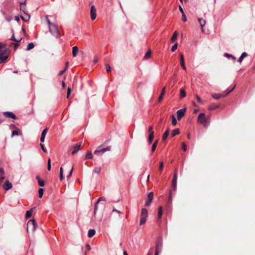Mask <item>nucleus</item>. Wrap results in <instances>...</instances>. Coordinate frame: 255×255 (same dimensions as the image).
Listing matches in <instances>:
<instances>
[{"instance_id": "57", "label": "nucleus", "mask_w": 255, "mask_h": 255, "mask_svg": "<svg viewBox=\"0 0 255 255\" xmlns=\"http://www.w3.org/2000/svg\"><path fill=\"white\" fill-rule=\"evenodd\" d=\"M40 147H41V148L42 150L44 152H46V149L44 148L43 144H42V143H40Z\"/></svg>"}, {"instance_id": "33", "label": "nucleus", "mask_w": 255, "mask_h": 255, "mask_svg": "<svg viewBox=\"0 0 255 255\" xmlns=\"http://www.w3.org/2000/svg\"><path fill=\"white\" fill-rule=\"evenodd\" d=\"M34 45L33 43H32V42L29 43L27 46L26 50L29 51L32 49H33L34 48Z\"/></svg>"}, {"instance_id": "23", "label": "nucleus", "mask_w": 255, "mask_h": 255, "mask_svg": "<svg viewBox=\"0 0 255 255\" xmlns=\"http://www.w3.org/2000/svg\"><path fill=\"white\" fill-rule=\"evenodd\" d=\"M162 213H163V212H162V207H160L159 208V210H158V212L157 221H159L161 219V217L162 216Z\"/></svg>"}, {"instance_id": "31", "label": "nucleus", "mask_w": 255, "mask_h": 255, "mask_svg": "<svg viewBox=\"0 0 255 255\" xmlns=\"http://www.w3.org/2000/svg\"><path fill=\"white\" fill-rule=\"evenodd\" d=\"M186 96V92L183 89H181L180 91V97L183 98Z\"/></svg>"}, {"instance_id": "26", "label": "nucleus", "mask_w": 255, "mask_h": 255, "mask_svg": "<svg viewBox=\"0 0 255 255\" xmlns=\"http://www.w3.org/2000/svg\"><path fill=\"white\" fill-rule=\"evenodd\" d=\"M177 35H178L177 32L175 31L171 37V42H174L176 40L177 38Z\"/></svg>"}, {"instance_id": "53", "label": "nucleus", "mask_w": 255, "mask_h": 255, "mask_svg": "<svg viewBox=\"0 0 255 255\" xmlns=\"http://www.w3.org/2000/svg\"><path fill=\"white\" fill-rule=\"evenodd\" d=\"M163 168V163L162 161L160 162V165L159 167V170L161 171H162V169Z\"/></svg>"}, {"instance_id": "7", "label": "nucleus", "mask_w": 255, "mask_h": 255, "mask_svg": "<svg viewBox=\"0 0 255 255\" xmlns=\"http://www.w3.org/2000/svg\"><path fill=\"white\" fill-rule=\"evenodd\" d=\"M148 132L149 133L148 142L149 144H151L154 137V132L153 131V127L152 126H150L149 127Z\"/></svg>"}, {"instance_id": "17", "label": "nucleus", "mask_w": 255, "mask_h": 255, "mask_svg": "<svg viewBox=\"0 0 255 255\" xmlns=\"http://www.w3.org/2000/svg\"><path fill=\"white\" fill-rule=\"evenodd\" d=\"M3 188L5 190H8L9 189H11L12 187V184L9 182L8 181H6L4 185H3Z\"/></svg>"}, {"instance_id": "51", "label": "nucleus", "mask_w": 255, "mask_h": 255, "mask_svg": "<svg viewBox=\"0 0 255 255\" xmlns=\"http://www.w3.org/2000/svg\"><path fill=\"white\" fill-rule=\"evenodd\" d=\"M73 167H72V169L70 170L68 175H67V178H70V177L72 175V172H73Z\"/></svg>"}, {"instance_id": "43", "label": "nucleus", "mask_w": 255, "mask_h": 255, "mask_svg": "<svg viewBox=\"0 0 255 255\" xmlns=\"http://www.w3.org/2000/svg\"><path fill=\"white\" fill-rule=\"evenodd\" d=\"M196 97V98L197 99V100L198 101V102L201 104H203V101L202 100V99L197 95H196L195 96Z\"/></svg>"}, {"instance_id": "46", "label": "nucleus", "mask_w": 255, "mask_h": 255, "mask_svg": "<svg viewBox=\"0 0 255 255\" xmlns=\"http://www.w3.org/2000/svg\"><path fill=\"white\" fill-rule=\"evenodd\" d=\"M51 159L49 158L47 162V169L50 170L51 169Z\"/></svg>"}, {"instance_id": "56", "label": "nucleus", "mask_w": 255, "mask_h": 255, "mask_svg": "<svg viewBox=\"0 0 255 255\" xmlns=\"http://www.w3.org/2000/svg\"><path fill=\"white\" fill-rule=\"evenodd\" d=\"M46 21L47 22V23H48L49 26H50V25H52L53 24L50 22V20L48 19V16H46Z\"/></svg>"}, {"instance_id": "40", "label": "nucleus", "mask_w": 255, "mask_h": 255, "mask_svg": "<svg viewBox=\"0 0 255 255\" xmlns=\"http://www.w3.org/2000/svg\"><path fill=\"white\" fill-rule=\"evenodd\" d=\"M177 46H178V43H175L171 47V51L172 52H174L175 51L177 48Z\"/></svg>"}, {"instance_id": "49", "label": "nucleus", "mask_w": 255, "mask_h": 255, "mask_svg": "<svg viewBox=\"0 0 255 255\" xmlns=\"http://www.w3.org/2000/svg\"><path fill=\"white\" fill-rule=\"evenodd\" d=\"M182 19L184 22H186L187 20V19L184 13H183V14H182Z\"/></svg>"}, {"instance_id": "8", "label": "nucleus", "mask_w": 255, "mask_h": 255, "mask_svg": "<svg viewBox=\"0 0 255 255\" xmlns=\"http://www.w3.org/2000/svg\"><path fill=\"white\" fill-rule=\"evenodd\" d=\"M177 180V172L176 171L174 174L173 178L172 179V190L174 191H175L176 189Z\"/></svg>"}, {"instance_id": "61", "label": "nucleus", "mask_w": 255, "mask_h": 255, "mask_svg": "<svg viewBox=\"0 0 255 255\" xmlns=\"http://www.w3.org/2000/svg\"><path fill=\"white\" fill-rule=\"evenodd\" d=\"M179 10L181 12L182 14H183V13H184V11H183V9L182 7H181V5L179 6Z\"/></svg>"}, {"instance_id": "63", "label": "nucleus", "mask_w": 255, "mask_h": 255, "mask_svg": "<svg viewBox=\"0 0 255 255\" xmlns=\"http://www.w3.org/2000/svg\"><path fill=\"white\" fill-rule=\"evenodd\" d=\"M97 61H98V58H97V57H95L94 58V60H93V62H94V63H97Z\"/></svg>"}, {"instance_id": "37", "label": "nucleus", "mask_w": 255, "mask_h": 255, "mask_svg": "<svg viewBox=\"0 0 255 255\" xmlns=\"http://www.w3.org/2000/svg\"><path fill=\"white\" fill-rule=\"evenodd\" d=\"M68 64H69V62H67L66 63V67L64 69V70H62V71H61L59 73V75H62L65 71L66 70H67V69L68 68Z\"/></svg>"}, {"instance_id": "11", "label": "nucleus", "mask_w": 255, "mask_h": 255, "mask_svg": "<svg viewBox=\"0 0 255 255\" xmlns=\"http://www.w3.org/2000/svg\"><path fill=\"white\" fill-rule=\"evenodd\" d=\"M91 18L92 20H95L96 18V9L94 5H92L90 10Z\"/></svg>"}, {"instance_id": "13", "label": "nucleus", "mask_w": 255, "mask_h": 255, "mask_svg": "<svg viewBox=\"0 0 255 255\" xmlns=\"http://www.w3.org/2000/svg\"><path fill=\"white\" fill-rule=\"evenodd\" d=\"M153 192H150L148 196H147V200H146L145 202V205L147 206H149L152 199H153Z\"/></svg>"}, {"instance_id": "1", "label": "nucleus", "mask_w": 255, "mask_h": 255, "mask_svg": "<svg viewBox=\"0 0 255 255\" xmlns=\"http://www.w3.org/2000/svg\"><path fill=\"white\" fill-rule=\"evenodd\" d=\"M5 47V43H0V64L5 62L8 58L9 49Z\"/></svg>"}, {"instance_id": "12", "label": "nucleus", "mask_w": 255, "mask_h": 255, "mask_svg": "<svg viewBox=\"0 0 255 255\" xmlns=\"http://www.w3.org/2000/svg\"><path fill=\"white\" fill-rule=\"evenodd\" d=\"M162 245L161 243H157L155 247V255H159V253H161L162 251Z\"/></svg>"}, {"instance_id": "44", "label": "nucleus", "mask_w": 255, "mask_h": 255, "mask_svg": "<svg viewBox=\"0 0 255 255\" xmlns=\"http://www.w3.org/2000/svg\"><path fill=\"white\" fill-rule=\"evenodd\" d=\"M224 55H225V57H226L227 58L231 57L234 60H235V59H236L235 57L234 56H233V55H231V54H230L229 53H225Z\"/></svg>"}, {"instance_id": "35", "label": "nucleus", "mask_w": 255, "mask_h": 255, "mask_svg": "<svg viewBox=\"0 0 255 255\" xmlns=\"http://www.w3.org/2000/svg\"><path fill=\"white\" fill-rule=\"evenodd\" d=\"M151 54V51L150 50H148L145 54L144 56V58L145 59H147L150 58Z\"/></svg>"}, {"instance_id": "30", "label": "nucleus", "mask_w": 255, "mask_h": 255, "mask_svg": "<svg viewBox=\"0 0 255 255\" xmlns=\"http://www.w3.org/2000/svg\"><path fill=\"white\" fill-rule=\"evenodd\" d=\"M179 132H180V131H179V129L178 128L172 130V133H171V136L172 137H173V136L178 134L179 133Z\"/></svg>"}, {"instance_id": "3", "label": "nucleus", "mask_w": 255, "mask_h": 255, "mask_svg": "<svg viewBox=\"0 0 255 255\" xmlns=\"http://www.w3.org/2000/svg\"><path fill=\"white\" fill-rule=\"evenodd\" d=\"M148 217V211L145 209L142 208L141 209V213L140 218L139 225L141 226L145 224L146 222V219Z\"/></svg>"}, {"instance_id": "54", "label": "nucleus", "mask_w": 255, "mask_h": 255, "mask_svg": "<svg viewBox=\"0 0 255 255\" xmlns=\"http://www.w3.org/2000/svg\"><path fill=\"white\" fill-rule=\"evenodd\" d=\"M18 132L17 130H13L12 132V136H13L14 135H18Z\"/></svg>"}, {"instance_id": "24", "label": "nucleus", "mask_w": 255, "mask_h": 255, "mask_svg": "<svg viewBox=\"0 0 255 255\" xmlns=\"http://www.w3.org/2000/svg\"><path fill=\"white\" fill-rule=\"evenodd\" d=\"M36 179L37 180L39 185L41 187L44 186V182L43 180L40 178V177L39 176H36Z\"/></svg>"}, {"instance_id": "48", "label": "nucleus", "mask_w": 255, "mask_h": 255, "mask_svg": "<svg viewBox=\"0 0 255 255\" xmlns=\"http://www.w3.org/2000/svg\"><path fill=\"white\" fill-rule=\"evenodd\" d=\"M182 148L184 151H186L187 150V146L184 142H183L182 143Z\"/></svg>"}, {"instance_id": "29", "label": "nucleus", "mask_w": 255, "mask_h": 255, "mask_svg": "<svg viewBox=\"0 0 255 255\" xmlns=\"http://www.w3.org/2000/svg\"><path fill=\"white\" fill-rule=\"evenodd\" d=\"M102 198H100L98 199V201L95 203V208H94V214H96V212H97L98 210V204L99 203V202L101 200H102Z\"/></svg>"}, {"instance_id": "41", "label": "nucleus", "mask_w": 255, "mask_h": 255, "mask_svg": "<svg viewBox=\"0 0 255 255\" xmlns=\"http://www.w3.org/2000/svg\"><path fill=\"white\" fill-rule=\"evenodd\" d=\"M5 20L7 22H10L11 20V18L6 15L4 13H2Z\"/></svg>"}, {"instance_id": "20", "label": "nucleus", "mask_w": 255, "mask_h": 255, "mask_svg": "<svg viewBox=\"0 0 255 255\" xmlns=\"http://www.w3.org/2000/svg\"><path fill=\"white\" fill-rule=\"evenodd\" d=\"M25 15H21L20 18L24 21H27L30 19V16L29 14L24 12Z\"/></svg>"}, {"instance_id": "60", "label": "nucleus", "mask_w": 255, "mask_h": 255, "mask_svg": "<svg viewBox=\"0 0 255 255\" xmlns=\"http://www.w3.org/2000/svg\"><path fill=\"white\" fill-rule=\"evenodd\" d=\"M165 87H163L161 90V94L162 95H164L165 94Z\"/></svg>"}, {"instance_id": "9", "label": "nucleus", "mask_w": 255, "mask_h": 255, "mask_svg": "<svg viewBox=\"0 0 255 255\" xmlns=\"http://www.w3.org/2000/svg\"><path fill=\"white\" fill-rule=\"evenodd\" d=\"M236 86H234L231 90H229V91H228L227 92V93L226 94L225 96L228 95V94H229L230 93H231V92H232L235 88ZM225 95H222V94H213L212 95V97L214 99H219L220 98L222 97H224Z\"/></svg>"}, {"instance_id": "14", "label": "nucleus", "mask_w": 255, "mask_h": 255, "mask_svg": "<svg viewBox=\"0 0 255 255\" xmlns=\"http://www.w3.org/2000/svg\"><path fill=\"white\" fill-rule=\"evenodd\" d=\"M3 115L7 118H11L12 119H16L15 115L11 112H4L3 113Z\"/></svg>"}, {"instance_id": "6", "label": "nucleus", "mask_w": 255, "mask_h": 255, "mask_svg": "<svg viewBox=\"0 0 255 255\" xmlns=\"http://www.w3.org/2000/svg\"><path fill=\"white\" fill-rule=\"evenodd\" d=\"M49 29L50 32L55 36H57L59 34V31L57 26L52 24L49 26Z\"/></svg>"}, {"instance_id": "25", "label": "nucleus", "mask_w": 255, "mask_h": 255, "mask_svg": "<svg viewBox=\"0 0 255 255\" xmlns=\"http://www.w3.org/2000/svg\"><path fill=\"white\" fill-rule=\"evenodd\" d=\"M12 36H11V37H10V39L11 40H12V41H15V42H20V41L21 40L22 38H19L18 39H16V38H15V36H14V33H13V30H12Z\"/></svg>"}, {"instance_id": "36", "label": "nucleus", "mask_w": 255, "mask_h": 255, "mask_svg": "<svg viewBox=\"0 0 255 255\" xmlns=\"http://www.w3.org/2000/svg\"><path fill=\"white\" fill-rule=\"evenodd\" d=\"M157 143H158V141L156 140L152 144V147H151V151L152 152H154L155 151L156 146H157Z\"/></svg>"}, {"instance_id": "58", "label": "nucleus", "mask_w": 255, "mask_h": 255, "mask_svg": "<svg viewBox=\"0 0 255 255\" xmlns=\"http://www.w3.org/2000/svg\"><path fill=\"white\" fill-rule=\"evenodd\" d=\"M163 96H164V95H162L161 94H160V96L159 97V98H158V102H160L162 100Z\"/></svg>"}, {"instance_id": "15", "label": "nucleus", "mask_w": 255, "mask_h": 255, "mask_svg": "<svg viewBox=\"0 0 255 255\" xmlns=\"http://www.w3.org/2000/svg\"><path fill=\"white\" fill-rule=\"evenodd\" d=\"M198 21L199 23L200 26L201 27V29L202 32H204L203 27L206 25V21L205 19L202 18H199L198 19Z\"/></svg>"}, {"instance_id": "16", "label": "nucleus", "mask_w": 255, "mask_h": 255, "mask_svg": "<svg viewBox=\"0 0 255 255\" xmlns=\"http://www.w3.org/2000/svg\"><path fill=\"white\" fill-rule=\"evenodd\" d=\"M81 147V145L80 144H76L71 147L73 150L71 152L72 154H75L80 149Z\"/></svg>"}, {"instance_id": "22", "label": "nucleus", "mask_w": 255, "mask_h": 255, "mask_svg": "<svg viewBox=\"0 0 255 255\" xmlns=\"http://www.w3.org/2000/svg\"><path fill=\"white\" fill-rule=\"evenodd\" d=\"M96 233V231L94 229H90L88 231V237L89 238H92L93 237Z\"/></svg>"}, {"instance_id": "4", "label": "nucleus", "mask_w": 255, "mask_h": 255, "mask_svg": "<svg viewBox=\"0 0 255 255\" xmlns=\"http://www.w3.org/2000/svg\"><path fill=\"white\" fill-rule=\"evenodd\" d=\"M111 149V148L110 146H108L105 148H102L101 146H99L94 151V154L97 156H101L105 152L110 151Z\"/></svg>"}, {"instance_id": "38", "label": "nucleus", "mask_w": 255, "mask_h": 255, "mask_svg": "<svg viewBox=\"0 0 255 255\" xmlns=\"http://www.w3.org/2000/svg\"><path fill=\"white\" fill-rule=\"evenodd\" d=\"M32 215V210H29L26 211V214H25V217L26 218H30Z\"/></svg>"}, {"instance_id": "64", "label": "nucleus", "mask_w": 255, "mask_h": 255, "mask_svg": "<svg viewBox=\"0 0 255 255\" xmlns=\"http://www.w3.org/2000/svg\"><path fill=\"white\" fill-rule=\"evenodd\" d=\"M15 20L18 22L19 21V18L18 16L15 17Z\"/></svg>"}, {"instance_id": "2", "label": "nucleus", "mask_w": 255, "mask_h": 255, "mask_svg": "<svg viewBox=\"0 0 255 255\" xmlns=\"http://www.w3.org/2000/svg\"><path fill=\"white\" fill-rule=\"evenodd\" d=\"M210 116L206 117L204 113H200L197 118V122L204 127L208 126L210 123Z\"/></svg>"}, {"instance_id": "62", "label": "nucleus", "mask_w": 255, "mask_h": 255, "mask_svg": "<svg viewBox=\"0 0 255 255\" xmlns=\"http://www.w3.org/2000/svg\"><path fill=\"white\" fill-rule=\"evenodd\" d=\"M59 178L60 180H62L63 179V173L59 174Z\"/></svg>"}, {"instance_id": "39", "label": "nucleus", "mask_w": 255, "mask_h": 255, "mask_svg": "<svg viewBox=\"0 0 255 255\" xmlns=\"http://www.w3.org/2000/svg\"><path fill=\"white\" fill-rule=\"evenodd\" d=\"M44 190L42 188H39L38 190L39 198H41L43 195Z\"/></svg>"}, {"instance_id": "28", "label": "nucleus", "mask_w": 255, "mask_h": 255, "mask_svg": "<svg viewBox=\"0 0 255 255\" xmlns=\"http://www.w3.org/2000/svg\"><path fill=\"white\" fill-rule=\"evenodd\" d=\"M247 56V54L246 52H243L238 59V62L241 63L243 59Z\"/></svg>"}, {"instance_id": "18", "label": "nucleus", "mask_w": 255, "mask_h": 255, "mask_svg": "<svg viewBox=\"0 0 255 255\" xmlns=\"http://www.w3.org/2000/svg\"><path fill=\"white\" fill-rule=\"evenodd\" d=\"M180 65L182 67V68L186 70V67L185 66V64H184V56H183V55L182 54H180Z\"/></svg>"}, {"instance_id": "19", "label": "nucleus", "mask_w": 255, "mask_h": 255, "mask_svg": "<svg viewBox=\"0 0 255 255\" xmlns=\"http://www.w3.org/2000/svg\"><path fill=\"white\" fill-rule=\"evenodd\" d=\"M78 47L76 46H73L72 48V56L73 57H75L78 52Z\"/></svg>"}, {"instance_id": "32", "label": "nucleus", "mask_w": 255, "mask_h": 255, "mask_svg": "<svg viewBox=\"0 0 255 255\" xmlns=\"http://www.w3.org/2000/svg\"><path fill=\"white\" fill-rule=\"evenodd\" d=\"M169 134V130L167 129L166 131H165V132L163 133L162 136V140H165L167 138Z\"/></svg>"}, {"instance_id": "5", "label": "nucleus", "mask_w": 255, "mask_h": 255, "mask_svg": "<svg viewBox=\"0 0 255 255\" xmlns=\"http://www.w3.org/2000/svg\"><path fill=\"white\" fill-rule=\"evenodd\" d=\"M36 228V222L34 220H31L28 222L27 224V231L31 230L32 232H34Z\"/></svg>"}, {"instance_id": "52", "label": "nucleus", "mask_w": 255, "mask_h": 255, "mask_svg": "<svg viewBox=\"0 0 255 255\" xmlns=\"http://www.w3.org/2000/svg\"><path fill=\"white\" fill-rule=\"evenodd\" d=\"M71 93V89L70 88H68L67 90V98H69V97Z\"/></svg>"}, {"instance_id": "45", "label": "nucleus", "mask_w": 255, "mask_h": 255, "mask_svg": "<svg viewBox=\"0 0 255 255\" xmlns=\"http://www.w3.org/2000/svg\"><path fill=\"white\" fill-rule=\"evenodd\" d=\"M113 212H116V213H118V214H119V218H121V215H122V214H123L121 212H120V211H119L117 210V209H115V208H114V209H113Z\"/></svg>"}, {"instance_id": "47", "label": "nucleus", "mask_w": 255, "mask_h": 255, "mask_svg": "<svg viewBox=\"0 0 255 255\" xmlns=\"http://www.w3.org/2000/svg\"><path fill=\"white\" fill-rule=\"evenodd\" d=\"M47 131H48V128H45L44 129H43V130L42 131V133H41V135H43L45 137L47 133Z\"/></svg>"}, {"instance_id": "21", "label": "nucleus", "mask_w": 255, "mask_h": 255, "mask_svg": "<svg viewBox=\"0 0 255 255\" xmlns=\"http://www.w3.org/2000/svg\"><path fill=\"white\" fill-rule=\"evenodd\" d=\"M220 106V105H215L213 104L209 107L208 110L210 111H213L216 109L219 108Z\"/></svg>"}, {"instance_id": "10", "label": "nucleus", "mask_w": 255, "mask_h": 255, "mask_svg": "<svg viewBox=\"0 0 255 255\" xmlns=\"http://www.w3.org/2000/svg\"><path fill=\"white\" fill-rule=\"evenodd\" d=\"M185 111V108L180 109L177 111V116L178 120H180L182 117H184Z\"/></svg>"}, {"instance_id": "50", "label": "nucleus", "mask_w": 255, "mask_h": 255, "mask_svg": "<svg viewBox=\"0 0 255 255\" xmlns=\"http://www.w3.org/2000/svg\"><path fill=\"white\" fill-rule=\"evenodd\" d=\"M106 68L107 71L108 72H110L111 70V68L110 65L108 64H107L106 65Z\"/></svg>"}, {"instance_id": "34", "label": "nucleus", "mask_w": 255, "mask_h": 255, "mask_svg": "<svg viewBox=\"0 0 255 255\" xmlns=\"http://www.w3.org/2000/svg\"><path fill=\"white\" fill-rule=\"evenodd\" d=\"M171 117L172 119V125L175 126L177 124V121H176L175 116L174 115H172Z\"/></svg>"}, {"instance_id": "55", "label": "nucleus", "mask_w": 255, "mask_h": 255, "mask_svg": "<svg viewBox=\"0 0 255 255\" xmlns=\"http://www.w3.org/2000/svg\"><path fill=\"white\" fill-rule=\"evenodd\" d=\"M11 44H13L15 50L17 49V47L19 46V44L18 43V42H16L15 43H11Z\"/></svg>"}, {"instance_id": "59", "label": "nucleus", "mask_w": 255, "mask_h": 255, "mask_svg": "<svg viewBox=\"0 0 255 255\" xmlns=\"http://www.w3.org/2000/svg\"><path fill=\"white\" fill-rule=\"evenodd\" d=\"M45 136H44L43 135H41V138H40V141L41 142H44V140H45Z\"/></svg>"}, {"instance_id": "42", "label": "nucleus", "mask_w": 255, "mask_h": 255, "mask_svg": "<svg viewBox=\"0 0 255 255\" xmlns=\"http://www.w3.org/2000/svg\"><path fill=\"white\" fill-rule=\"evenodd\" d=\"M101 168L100 167H96L93 170V171L95 173H96L97 174H99L100 173V172H101Z\"/></svg>"}, {"instance_id": "27", "label": "nucleus", "mask_w": 255, "mask_h": 255, "mask_svg": "<svg viewBox=\"0 0 255 255\" xmlns=\"http://www.w3.org/2000/svg\"><path fill=\"white\" fill-rule=\"evenodd\" d=\"M93 157V154H92L91 151H89L86 153V156H85V158L86 159H92Z\"/></svg>"}]
</instances>
